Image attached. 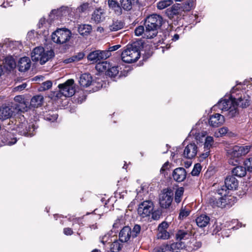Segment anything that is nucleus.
Here are the masks:
<instances>
[{
    "instance_id": "f257e3e1",
    "label": "nucleus",
    "mask_w": 252,
    "mask_h": 252,
    "mask_svg": "<svg viewBox=\"0 0 252 252\" xmlns=\"http://www.w3.org/2000/svg\"><path fill=\"white\" fill-rule=\"evenodd\" d=\"M142 43L136 41L128 44L121 54L122 60L126 63L136 62L140 57V49Z\"/></svg>"
},
{
    "instance_id": "f03ea898",
    "label": "nucleus",
    "mask_w": 252,
    "mask_h": 252,
    "mask_svg": "<svg viewBox=\"0 0 252 252\" xmlns=\"http://www.w3.org/2000/svg\"><path fill=\"white\" fill-rule=\"evenodd\" d=\"M163 24V18L159 15L152 14L148 16L145 22V34L147 39L153 38L158 34V30Z\"/></svg>"
},
{
    "instance_id": "7ed1b4c3",
    "label": "nucleus",
    "mask_w": 252,
    "mask_h": 252,
    "mask_svg": "<svg viewBox=\"0 0 252 252\" xmlns=\"http://www.w3.org/2000/svg\"><path fill=\"white\" fill-rule=\"evenodd\" d=\"M251 146L235 145L227 151L228 163L232 165H237L239 163L241 157L249 153Z\"/></svg>"
},
{
    "instance_id": "20e7f679",
    "label": "nucleus",
    "mask_w": 252,
    "mask_h": 252,
    "mask_svg": "<svg viewBox=\"0 0 252 252\" xmlns=\"http://www.w3.org/2000/svg\"><path fill=\"white\" fill-rule=\"evenodd\" d=\"M55 56L52 50L45 51L42 47L34 48L31 53V58L33 62H39L41 64H44Z\"/></svg>"
},
{
    "instance_id": "39448f33",
    "label": "nucleus",
    "mask_w": 252,
    "mask_h": 252,
    "mask_svg": "<svg viewBox=\"0 0 252 252\" xmlns=\"http://www.w3.org/2000/svg\"><path fill=\"white\" fill-rule=\"evenodd\" d=\"M17 123L16 127L12 129V131H14L15 133L18 132L20 135L27 137H31L34 135L35 126L33 125H29L23 116L19 118Z\"/></svg>"
},
{
    "instance_id": "423d86ee",
    "label": "nucleus",
    "mask_w": 252,
    "mask_h": 252,
    "mask_svg": "<svg viewBox=\"0 0 252 252\" xmlns=\"http://www.w3.org/2000/svg\"><path fill=\"white\" fill-rule=\"evenodd\" d=\"M218 189L215 192L214 195H212L208 199L209 204L213 207L229 208L232 205L230 201L232 198H230L227 195L223 196L218 193Z\"/></svg>"
},
{
    "instance_id": "0eeeda50",
    "label": "nucleus",
    "mask_w": 252,
    "mask_h": 252,
    "mask_svg": "<svg viewBox=\"0 0 252 252\" xmlns=\"http://www.w3.org/2000/svg\"><path fill=\"white\" fill-rule=\"evenodd\" d=\"M238 89L236 86L233 87L231 89V98L233 99V104L236 106L243 108H246L250 104V96L246 94H241V91H238V94H235Z\"/></svg>"
},
{
    "instance_id": "6e6552de",
    "label": "nucleus",
    "mask_w": 252,
    "mask_h": 252,
    "mask_svg": "<svg viewBox=\"0 0 252 252\" xmlns=\"http://www.w3.org/2000/svg\"><path fill=\"white\" fill-rule=\"evenodd\" d=\"M238 181L233 176H228L224 181V186L218 189V193L223 196L227 195L228 190H235L238 186Z\"/></svg>"
},
{
    "instance_id": "1a4fd4ad",
    "label": "nucleus",
    "mask_w": 252,
    "mask_h": 252,
    "mask_svg": "<svg viewBox=\"0 0 252 252\" xmlns=\"http://www.w3.org/2000/svg\"><path fill=\"white\" fill-rule=\"evenodd\" d=\"M71 36V32L67 29L57 30L52 34V40L55 43L63 44L68 41Z\"/></svg>"
},
{
    "instance_id": "9d476101",
    "label": "nucleus",
    "mask_w": 252,
    "mask_h": 252,
    "mask_svg": "<svg viewBox=\"0 0 252 252\" xmlns=\"http://www.w3.org/2000/svg\"><path fill=\"white\" fill-rule=\"evenodd\" d=\"M191 236V232L189 230H179L175 234L176 248L177 249H183L186 246V241L188 240Z\"/></svg>"
},
{
    "instance_id": "9b49d317",
    "label": "nucleus",
    "mask_w": 252,
    "mask_h": 252,
    "mask_svg": "<svg viewBox=\"0 0 252 252\" xmlns=\"http://www.w3.org/2000/svg\"><path fill=\"white\" fill-rule=\"evenodd\" d=\"M173 199V192L168 189H164L159 196V203L162 208L167 209L171 205Z\"/></svg>"
},
{
    "instance_id": "f8f14e48",
    "label": "nucleus",
    "mask_w": 252,
    "mask_h": 252,
    "mask_svg": "<svg viewBox=\"0 0 252 252\" xmlns=\"http://www.w3.org/2000/svg\"><path fill=\"white\" fill-rule=\"evenodd\" d=\"M59 89H61L62 94L64 97H71L74 94L75 90L74 81L72 79L67 80L64 83L58 85Z\"/></svg>"
},
{
    "instance_id": "ddd939ff",
    "label": "nucleus",
    "mask_w": 252,
    "mask_h": 252,
    "mask_svg": "<svg viewBox=\"0 0 252 252\" xmlns=\"http://www.w3.org/2000/svg\"><path fill=\"white\" fill-rule=\"evenodd\" d=\"M154 208V203L152 201H144L139 205L138 214L142 218L149 217L153 212Z\"/></svg>"
},
{
    "instance_id": "4468645a",
    "label": "nucleus",
    "mask_w": 252,
    "mask_h": 252,
    "mask_svg": "<svg viewBox=\"0 0 252 252\" xmlns=\"http://www.w3.org/2000/svg\"><path fill=\"white\" fill-rule=\"evenodd\" d=\"M110 56L109 51L95 50L90 52L87 56V59L93 63H94L101 60H105Z\"/></svg>"
},
{
    "instance_id": "2eb2a0df",
    "label": "nucleus",
    "mask_w": 252,
    "mask_h": 252,
    "mask_svg": "<svg viewBox=\"0 0 252 252\" xmlns=\"http://www.w3.org/2000/svg\"><path fill=\"white\" fill-rule=\"evenodd\" d=\"M15 107L11 104H3L0 107V119L5 120L12 117L15 113Z\"/></svg>"
},
{
    "instance_id": "dca6fc26",
    "label": "nucleus",
    "mask_w": 252,
    "mask_h": 252,
    "mask_svg": "<svg viewBox=\"0 0 252 252\" xmlns=\"http://www.w3.org/2000/svg\"><path fill=\"white\" fill-rule=\"evenodd\" d=\"M14 102L11 104L18 111L24 112L28 110L29 103L21 95H17L14 97Z\"/></svg>"
},
{
    "instance_id": "f3484780",
    "label": "nucleus",
    "mask_w": 252,
    "mask_h": 252,
    "mask_svg": "<svg viewBox=\"0 0 252 252\" xmlns=\"http://www.w3.org/2000/svg\"><path fill=\"white\" fill-rule=\"evenodd\" d=\"M197 152V146L195 143H191L185 147L183 156L186 158L191 159L196 156Z\"/></svg>"
},
{
    "instance_id": "a211bd4d",
    "label": "nucleus",
    "mask_w": 252,
    "mask_h": 252,
    "mask_svg": "<svg viewBox=\"0 0 252 252\" xmlns=\"http://www.w3.org/2000/svg\"><path fill=\"white\" fill-rule=\"evenodd\" d=\"M15 132L7 131L3 133L1 137V141L4 145H12L16 143L17 137L15 136Z\"/></svg>"
},
{
    "instance_id": "6ab92c4d",
    "label": "nucleus",
    "mask_w": 252,
    "mask_h": 252,
    "mask_svg": "<svg viewBox=\"0 0 252 252\" xmlns=\"http://www.w3.org/2000/svg\"><path fill=\"white\" fill-rule=\"evenodd\" d=\"M169 225L166 221H163L160 223L158 226V233L157 234V238L158 239H168L169 238L170 235L167 231Z\"/></svg>"
},
{
    "instance_id": "aec40b11",
    "label": "nucleus",
    "mask_w": 252,
    "mask_h": 252,
    "mask_svg": "<svg viewBox=\"0 0 252 252\" xmlns=\"http://www.w3.org/2000/svg\"><path fill=\"white\" fill-rule=\"evenodd\" d=\"M68 14V7L62 6L59 9L52 10L49 17L51 20H54Z\"/></svg>"
},
{
    "instance_id": "412c9836",
    "label": "nucleus",
    "mask_w": 252,
    "mask_h": 252,
    "mask_svg": "<svg viewBox=\"0 0 252 252\" xmlns=\"http://www.w3.org/2000/svg\"><path fill=\"white\" fill-rule=\"evenodd\" d=\"M172 176L175 181L181 182L184 181L186 178V170L183 167L176 168L172 172Z\"/></svg>"
},
{
    "instance_id": "4be33fe9",
    "label": "nucleus",
    "mask_w": 252,
    "mask_h": 252,
    "mask_svg": "<svg viewBox=\"0 0 252 252\" xmlns=\"http://www.w3.org/2000/svg\"><path fill=\"white\" fill-rule=\"evenodd\" d=\"M225 121L223 116L220 114L216 113L210 117L209 124L213 127H219L222 125Z\"/></svg>"
},
{
    "instance_id": "5701e85b",
    "label": "nucleus",
    "mask_w": 252,
    "mask_h": 252,
    "mask_svg": "<svg viewBox=\"0 0 252 252\" xmlns=\"http://www.w3.org/2000/svg\"><path fill=\"white\" fill-rule=\"evenodd\" d=\"M132 238L131 228L128 226H124L119 232V240L122 242H127Z\"/></svg>"
},
{
    "instance_id": "b1692460",
    "label": "nucleus",
    "mask_w": 252,
    "mask_h": 252,
    "mask_svg": "<svg viewBox=\"0 0 252 252\" xmlns=\"http://www.w3.org/2000/svg\"><path fill=\"white\" fill-rule=\"evenodd\" d=\"M105 12L104 9L98 8L93 12L92 15V20L95 23L98 24L103 22L105 19Z\"/></svg>"
},
{
    "instance_id": "393cba45",
    "label": "nucleus",
    "mask_w": 252,
    "mask_h": 252,
    "mask_svg": "<svg viewBox=\"0 0 252 252\" xmlns=\"http://www.w3.org/2000/svg\"><path fill=\"white\" fill-rule=\"evenodd\" d=\"M182 9L180 4L176 3L173 4L171 7L166 10L165 14L170 19H172L174 16L178 15L181 13Z\"/></svg>"
},
{
    "instance_id": "a878e982",
    "label": "nucleus",
    "mask_w": 252,
    "mask_h": 252,
    "mask_svg": "<svg viewBox=\"0 0 252 252\" xmlns=\"http://www.w3.org/2000/svg\"><path fill=\"white\" fill-rule=\"evenodd\" d=\"M233 99L231 98V95L228 99H224L219 101L218 103L215 105V107H218L222 111H226L231 108V106L233 104Z\"/></svg>"
},
{
    "instance_id": "bb28decb",
    "label": "nucleus",
    "mask_w": 252,
    "mask_h": 252,
    "mask_svg": "<svg viewBox=\"0 0 252 252\" xmlns=\"http://www.w3.org/2000/svg\"><path fill=\"white\" fill-rule=\"evenodd\" d=\"M18 66L19 70L21 72H25L28 70L31 67V61L29 57L21 58L19 61Z\"/></svg>"
},
{
    "instance_id": "cd10ccee",
    "label": "nucleus",
    "mask_w": 252,
    "mask_h": 252,
    "mask_svg": "<svg viewBox=\"0 0 252 252\" xmlns=\"http://www.w3.org/2000/svg\"><path fill=\"white\" fill-rule=\"evenodd\" d=\"M79 82L81 86L87 87L90 86L93 82L92 77L89 73H84L80 77Z\"/></svg>"
},
{
    "instance_id": "c85d7f7f",
    "label": "nucleus",
    "mask_w": 252,
    "mask_h": 252,
    "mask_svg": "<svg viewBox=\"0 0 252 252\" xmlns=\"http://www.w3.org/2000/svg\"><path fill=\"white\" fill-rule=\"evenodd\" d=\"M16 66V62L12 57H7L5 58L3 67H4L6 72H10L11 70L15 68Z\"/></svg>"
},
{
    "instance_id": "c756f323",
    "label": "nucleus",
    "mask_w": 252,
    "mask_h": 252,
    "mask_svg": "<svg viewBox=\"0 0 252 252\" xmlns=\"http://www.w3.org/2000/svg\"><path fill=\"white\" fill-rule=\"evenodd\" d=\"M176 248V245L174 243L163 244L158 248L157 252H180Z\"/></svg>"
},
{
    "instance_id": "7c9ffc66",
    "label": "nucleus",
    "mask_w": 252,
    "mask_h": 252,
    "mask_svg": "<svg viewBox=\"0 0 252 252\" xmlns=\"http://www.w3.org/2000/svg\"><path fill=\"white\" fill-rule=\"evenodd\" d=\"M210 220L209 217L207 215H202L196 219V223L199 227L203 228L207 225L209 223Z\"/></svg>"
},
{
    "instance_id": "2f4dec72",
    "label": "nucleus",
    "mask_w": 252,
    "mask_h": 252,
    "mask_svg": "<svg viewBox=\"0 0 252 252\" xmlns=\"http://www.w3.org/2000/svg\"><path fill=\"white\" fill-rule=\"evenodd\" d=\"M42 95H36L33 96L30 101V106L32 108H37L41 106L43 101Z\"/></svg>"
},
{
    "instance_id": "473e14b6",
    "label": "nucleus",
    "mask_w": 252,
    "mask_h": 252,
    "mask_svg": "<svg viewBox=\"0 0 252 252\" xmlns=\"http://www.w3.org/2000/svg\"><path fill=\"white\" fill-rule=\"evenodd\" d=\"M232 173L233 175L238 177H244L247 173L246 168L242 166H237L232 169Z\"/></svg>"
},
{
    "instance_id": "72a5a7b5",
    "label": "nucleus",
    "mask_w": 252,
    "mask_h": 252,
    "mask_svg": "<svg viewBox=\"0 0 252 252\" xmlns=\"http://www.w3.org/2000/svg\"><path fill=\"white\" fill-rule=\"evenodd\" d=\"M108 3L109 7L113 9L117 14L120 15L122 13L121 5L118 1L114 0H108Z\"/></svg>"
},
{
    "instance_id": "f704fd0d",
    "label": "nucleus",
    "mask_w": 252,
    "mask_h": 252,
    "mask_svg": "<svg viewBox=\"0 0 252 252\" xmlns=\"http://www.w3.org/2000/svg\"><path fill=\"white\" fill-rule=\"evenodd\" d=\"M137 0H120L121 7L126 11H129L132 8V5Z\"/></svg>"
},
{
    "instance_id": "c9c22d12",
    "label": "nucleus",
    "mask_w": 252,
    "mask_h": 252,
    "mask_svg": "<svg viewBox=\"0 0 252 252\" xmlns=\"http://www.w3.org/2000/svg\"><path fill=\"white\" fill-rule=\"evenodd\" d=\"M92 30V26L90 25H81L78 27V32L83 36L89 35Z\"/></svg>"
},
{
    "instance_id": "e433bc0d",
    "label": "nucleus",
    "mask_w": 252,
    "mask_h": 252,
    "mask_svg": "<svg viewBox=\"0 0 252 252\" xmlns=\"http://www.w3.org/2000/svg\"><path fill=\"white\" fill-rule=\"evenodd\" d=\"M110 66L111 64L109 63H108L107 61H104L99 62L97 63L95 68L99 72H106Z\"/></svg>"
},
{
    "instance_id": "4c0bfd02",
    "label": "nucleus",
    "mask_w": 252,
    "mask_h": 252,
    "mask_svg": "<svg viewBox=\"0 0 252 252\" xmlns=\"http://www.w3.org/2000/svg\"><path fill=\"white\" fill-rule=\"evenodd\" d=\"M124 23L120 20L113 21V23L109 26L111 31H117L123 28Z\"/></svg>"
},
{
    "instance_id": "58836bf2",
    "label": "nucleus",
    "mask_w": 252,
    "mask_h": 252,
    "mask_svg": "<svg viewBox=\"0 0 252 252\" xmlns=\"http://www.w3.org/2000/svg\"><path fill=\"white\" fill-rule=\"evenodd\" d=\"M124 218L123 216L119 217L113 225V230L115 233L118 231V229L121 227L125 224Z\"/></svg>"
},
{
    "instance_id": "ea45409f",
    "label": "nucleus",
    "mask_w": 252,
    "mask_h": 252,
    "mask_svg": "<svg viewBox=\"0 0 252 252\" xmlns=\"http://www.w3.org/2000/svg\"><path fill=\"white\" fill-rule=\"evenodd\" d=\"M119 72V67L118 66H112L109 67L106 71V74L111 77H115L117 75Z\"/></svg>"
},
{
    "instance_id": "a19ab883",
    "label": "nucleus",
    "mask_w": 252,
    "mask_h": 252,
    "mask_svg": "<svg viewBox=\"0 0 252 252\" xmlns=\"http://www.w3.org/2000/svg\"><path fill=\"white\" fill-rule=\"evenodd\" d=\"M173 3L172 0H161L157 3V7L158 9L162 10L172 5Z\"/></svg>"
},
{
    "instance_id": "79ce46f5",
    "label": "nucleus",
    "mask_w": 252,
    "mask_h": 252,
    "mask_svg": "<svg viewBox=\"0 0 252 252\" xmlns=\"http://www.w3.org/2000/svg\"><path fill=\"white\" fill-rule=\"evenodd\" d=\"M184 189L183 187L178 188L175 193V201L177 203H179L182 200V198L184 193Z\"/></svg>"
},
{
    "instance_id": "37998d69",
    "label": "nucleus",
    "mask_w": 252,
    "mask_h": 252,
    "mask_svg": "<svg viewBox=\"0 0 252 252\" xmlns=\"http://www.w3.org/2000/svg\"><path fill=\"white\" fill-rule=\"evenodd\" d=\"M190 211L189 209H187L185 207L182 206L180 210V213L179 216V219L180 220H183L186 217L189 216L190 214Z\"/></svg>"
},
{
    "instance_id": "c03bdc74",
    "label": "nucleus",
    "mask_w": 252,
    "mask_h": 252,
    "mask_svg": "<svg viewBox=\"0 0 252 252\" xmlns=\"http://www.w3.org/2000/svg\"><path fill=\"white\" fill-rule=\"evenodd\" d=\"M214 138L212 136H208L205 138V143H204V149L208 150L212 148L213 144H214Z\"/></svg>"
},
{
    "instance_id": "a18cd8bd",
    "label": "nucleus",
    "mask_w": 252,
    "mask_h": 252,
    "mask_svg": "<svg viewBox=\"0 0 252 252\" xmlns=\"http://www.w3.org/2000/svg\"><path fill=\"white\" fill-rule=\"evenodd\" d=\"M122 247V245L116 240L111 244V251L112 252H118Z\"/></svg>"
},
{
    "instance_id": "49530a36",
    "label": "nucleus",
    "mask_w": 252,
    "mask_h": 252,
    "mask_svg": "<svg viewBox=\"0 0 252 252\" xmlns=\"http://www.w3.org/2000/svg\"><path fill=\"white\" fill-rule=\"evenodd\" d=\"M170 166L169 162L168 161H166L162 165L160 170V174L163 175V176L165 177L166 176L168 175V172L170 170Z\"/></svg>"
},
{
    "instance_id": "de8ad7c7",
    "label": "nucleus",
    "mask_w": 252,
    "mask_h": 252,
    "mask_svg": "<svg viewBox=\"0 0 252 252\" xmlns=\"http://www.w3.org/2000/svg\"><path fill=\"white\" fill-rule=\"evenodd\" d=\"M146 29H144V27L143 26H139L136 27L134 30L135 34L136 36H140L143 34L144 38H147V36L145 34Z\"/></svg>"
},
{
    "instance_id": "09e8293b",
    "label": "nucleus",
    "mask_w": 252,
    "mask_h": 252,
    "mask_svg": "<svg viewBox=\"0 0 252 252\" xmlns=\"http://www.w3.org/2000/svg\"><path fill=\"white\" fill-rule=\"evenodd\" d=\"M52 86L51 81L48 80L43 82L39 88V91H44L49 89Z\"/></svg>"
},
{
    "instance_id": "8fccbe9b",
    "label": "nucleus",
    "mask_w": 252,
    "mask_h": 252,
    "mask_svg": "<svg viewBox=\"0 0 252 252\" xmlns=\"http://www.w3.org/2000/svg\"><path fill=\"white\" fill-rule=\"evenodd\" d=\"M237 106L234 104L231 106V108L229 110H226L228 111V116L232 118L235 117L238 114V109Z\"/></svg>"
},
{
    "instance_id": "3c124183",
    "label": "nucleus",
    "mask_w": 252,
    "mask_h": 252,
    "mask_svg": "<svg viewBox=\"0 0 252 252\" xmlns=\"http://www.w3.org/2000/svg\"><path fill=\"white\" fill-rule=\"evenodd\" d=\"M141 226L139 224H135L131 229L132 238H134L136 237L139 234L141 231Z\"/></svg>"
},
{
    "instance_id": "603ef678",
    "label": "nucleus",
    "mask_w": 252,
    "mask_h": 252,
    "mask_svg": "<svg viewBox=\"0 0 252 252\" xmlns=\"http://www.w3.org/2000/svg\"><path fill=\"white\" fill-rule=\"evenodd\" d=\"M201 169L202 167L200 163L195 164L191 172L192 176H198L201 171Z\"/></svg>"
},
{
    "instance_id": "864d4df0",
    "label": "nucleus",
    "mask_w": 252,
    "mask_h": 252,
    "mask_svg": "<svg viewBox=\"0 0 252 252\" xmlns=\"http://www.w3.org/2000/svg\"><path fill=\"white\" fill-rule=\"evenodd\" d=\"M62 96H63V95L62 94L61 89H59L58 91L54 92L51 94V98L54 100L60 99Z\"/></svg>"
},
{
    "instance_id": "5fc2aeb1",
    "label": "nucleus",
    "mask_w": 252,
    "mask_h": 252,
    "mask_svg": "<svg viewBox=\"0 0 252 252\" xmlns=\"http://www.w3.org/2000/svg\"><path fill=\"white\" fill-rule=\"evenodd\" d=\"M44 119L51 122H54L58 118V115L57 114H51L50 113L46 114L44 115Z\"/></svg>"
},
{
    "instance_id": "6e6d98bb",
    "label": "nucleus",
    "mask_w": 252,
    "mask_h": 252,
    "mask_svg": "<svg viewBox=\"0 0 252 252\" xmlns=\"http://www.w3.org/2000/svg\"><path fill=\"white\" fill-rule=\"evenodd\" d=\"M245 165L248 171L252 172V158L247 159L245 162Z\"/></svg>"
},
{
    "instance_id": "4d7b16f0",
    "label": "nucleus",
    "mask_w": 252,
    "mask_h": 252,
    "mask_svg": "<svg viewBox=\"0 0 252 252\" xmlns=\"http://www.w3.org/2000/svg\"><path fill=\"white\" fill-rule=\"evenodd\" d=\"M85 57V54L84 52H79L73 56L74 61L75 62H78L82 60Z\"/></svg>"
},
{
    "instance_id": "13d9d810",
    "label": "nucleus",
    "mask_w": 252,
    "mask_h": 252,
    "mask_svg": "<svg viewBox=\"0 0 252 252\" xmlns=\"http://www.w3.org/2000/svg\"><path fill=\"white\" fill-rule=\"evenodd\" d=\"M89 7V3H85L81 5L79 7H78L77 10L80 12H83L86 11Z\"/></svg>"
},
{
    "instance_id": "bf43d9fd",
    "label": "nucleus",
    "mask_w": 252,
    "mask_h": 252,
    "mask_svg": "<svg viewBox=\"0 0 252 252\" xmlns=\"http://www.w3.org/2000/svg\"><path fill=\"white\" fill-rule=\"evenodd\" d=\"M192 249L194 250H196L200 248L202 246V243L200 241H195L192 244Z\"/></svg>"
},
{
    "instance_id": "052dcab7",
    "label": "nucleus",
    "mask_w": 252,
    "mask_h": 252,
    "mask_svg": "<svg viewBox=\"0 0 252 252\" xmlns=\"http://www.w3.org/2000/svg\"><path fill=\"white\" fill-rule=\"evenodd\" d=\"M27 86V84L23 83L22 85H19V86H17L16 87H15L14 88V89L15 91H21L23 90H24V89H25L26 88Z\"/></svg>"
},
{
    "instance_id": "680f3d73",
    "label": "nucleus",
    "mask_w": 252,
    "mask_h": 252,
    "mask_svg": "<svg viewBox=\"0 0 252 252\" xmlns=\"http://www.w3.org/2000/svg\"><path fill=\"white\" fill-rule=\"evenodd\" d=\"M120 47H121V45H119V44L118 45H116L110 47L109 48V50H106V51H109L110 54L111 55V52L112 51H116V50H118V49H119Z\"/></svg>"
},
{
    "instance_id": "e2e57ef3",
    "label": "nucleus",
    "mask_w": 252,
    "mask_h": 252,
    "mask_svg": "<svg viewBox=\"0 0 252 252\" xmlns=\"http://www.w3.org/2000/svg\"><path fill=\"white\" fill-rule=\"evenodd\" d=\"M63 233L65 235H71L73 234V231L71 228L69 227L64 228L63 229Z\"/></svg>"
},
{
    "instance_id": "0e129e2a",
    "label": "nucleus",
    "mask_w": 252,
    "mask_h": 252,
    "mask_svg": "<svg viewBox=\"0 0 252 252\" xmlns=\"http://www.w3.org/2000/svg\"><path fill=\"white\" fill-rule=\"evenodd\" d=\"M152 218L154 220H158L160 218V215L159 214L158 212H153L152 213Z\"/></svg>"
},
{
    "instance_id": "69168bd1",
    "label": "nucleus",
    "mask_w": 252,
    "mask_h": 252,
    "mask_svg": "<svg viewBox=\"0 0 252 252\" xmlns=\"http://www.w3.org/2000/svg\"><path fill=\"white\" fill-rule=\"evenodd\" d=\"M109 238V236L107 235H105L104 236H102V237H100V241L103 244L105 245V244L108 241V239Z\"/></svg>"
},
{
    "instance_id": "338daca9",
    "label": "nucleus",
    "mask_w": 252,
    "mask_h": 252,
    "mask_svg": "<svg viewBox=\"0 0 252 252\" xmlns=\"http://www.w3.org/2000/svg\"><path fill=\"white\" fill-rule=\"evenodd\" d=\"M228 131V129L226 127H223L219 129V132L221 135L226 134Z\"/></svg>"
},
{
    "instance_id": "774afa93",
    "label": "nucleus",
    "mask_w": 252,
    "mask_h": 252,
    "mask_svg": "<svg viewBox=\"0 0 252 252\" xmlns=\"http://www.w3.org/2000/svg\"><path fill=\"white\" fill-rule=\"evenodd\" d=\"M210 150H206L205 149V153L202 154L200 156V157L203 158L205 159L206 158H207L209 155Z\"/></svg>"
}]
</instances>
